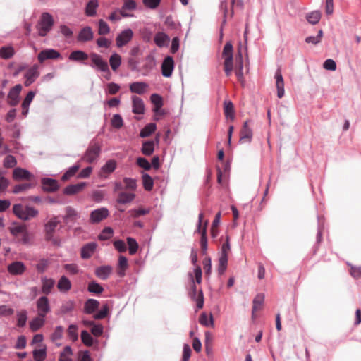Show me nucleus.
<instances>
[{"label":"nucleus","instance_id":"f8f14e48","mask_svg":"<svg viewBox=\"0 0 361 361\" xmlns=\"http://www.w3.org/2000/svg\"><path fill=\"white\" fill-rule=\"evenodd\" d=\"M23 89L20 84L12 87L8 94V103L11 106H16L19 102V95Z\"/></svg>","mask_w":361,"mask_h":361},{"label":"nucleus","instance_id":"0eeeda50","mask_svg":"<svg viewBox=\"0 0 361 361\" xmlns=\"http://www.w3.org/2000/svg\"><path fill=\"white\" fill-rule=\"evenodd\" d=\"M41 183L42 190L46 192H54L59 189L58 180L51 178H42Z\"/></svg>","mask_w":361,"mask_h":361},{"label":"nucleus","instance_id":"0e129e2a","mask_svg":"<svg viewBox=\"0 0 361 361\" xmlns=\"http://www.w3.org/2000/svg\"><path fill=\"white\" fill-rule=\"evenodd\" d=\"M109 311V305L107 304H104L102 305L100 310L97 313L94 314L93 317L94 319H102L108 315Z\"/></svg>","mask_w":361,"mask_h":361},{"label":"nucleus","instance_id":"4c0bfd02","mask_svg":"<svg viewBox=\"0 0 361 361\" xmlns=\"http://www.w3.org/2000/svg\"><path fill=\"white\" fill-rule=\"evenodd\" d=\"M128 259L126 257L121 255L118 259V269L117 274L120 277H123L126 274V269L128 268Z\"/></svg>","mask_w":361,"mask_h":361},{"label":"nucleus","instance_id":"cd10ccee","mask_svg":"<svg viewBox=\"0 0 361 361\" xmlns=\"http://www.w3.org/2000/svg\"><path fill=\"white\" fill-rule=\"evenodd\" d=\"M224 111L227 119L233 121L235 118L234 106L231 101L225 100L224 102Z\"/></svg>","mask_w":361,"mask_h":361},{"label":"nucleus","instance_id":"603ef678","mask_svg":"<svg viewBox=\"0 0 361 361\" xmlns=\"http://www.w3.org/2000/svg\"><path fill=\"white\" fill-rule=\"evenodd\" d=\"M72 354L71 347L69 345L66 346L60 353L59 361H72V359L70 357Z\"/></svg>","mask_w":361,"mask_h":361},{"label":"nucleus","instance_id":"c9c22d12","mask_svg":"<svg viewBox=\"0 0 361 361\" xmlns=\"http://www.w3.org/2000/svg\"><path fill=\"white\" fill-rule=\"evenodd\" d=\"M150 99L152 103L154 105V111L156 113L164 114L163 112H159L160 109L163 106L162 97L159 94L154 93L151 95Z\"/></svg>","mask_w":361,"mask_h":361},{"label":"nucleus","instance_id":"9d476101","mask_svg":"<svg viewBox=\"0 0 361 361\" xmlns=\"http://www.w3.org/2000/svg\"><path fill=\"white\" fill-rule=\"evenodd\" d=\"M203 213L200 212L198 216V224H197V233L200 235V248H207V228L206 226L202 228V222L203 219Z\"/></svg>","mask_w":361,"mask_h":361},{"label":"nucleus","instance_id":"20e7f679","mask_svg":"<svg viewBox=\"0 0 361 361\" xmlns=\"http://www.w3.org/2000/svg\"><path fill=\"white\" fill-rule=\"evenodd\" d=\"M101 153L100 145L94 142H91L85 151L82 159L88 164H92L97 160Z\"/></svg>","mask_w":361,"mask_h":361},{"label":"nucleus","instance_id":"052dcab7","mask_svg":"<svg viewBox=\"0 0 361 361\" xmlns=\"http://www.w3.org/2000/svg\"><path fill=\"white\" fill-rule=\"evenodd\" d=\"M98 33L100 35H107L110 32V27L108 24L102 19L98 21Z\"/></svg>","mask_w":361,"mask_h":361},{"label":"nucleus","instance_id":"dca6fc26","mask_svg":"<svg viewBox=\"0 0 361 361\" xmlns=\"http://www.w3.org/2000/svg\"><path fill=\"white\" fill-rule=\"evenodd\" d=\"M33 175L27 169L20 167L16 168L13 171V178L16 180H31Z\"/></svg>","mask_w":361,"mask_h":361},{"label":"nucleus","instance_id":"39448f33","mask_svg":"<svg viewBox=\"0 0 361 361\" xmlns=\"http://www.w3.org/2000/svg\"><path fill=\"white\" fill-rule=\"evenodd\" d=\"M190 281V286L188 289V295L190 298L193 300H196L197 302V308L201 309L203 307L204 305V297L202 291L200 290L199 292L198 297H197V287L194 281L193 275L191 273H189L188 274Z\"/></svg>","mask_w":361,"mask_h":361},{"label":"nucleus","instance_id":"c756f323","mask_svg":"<svg viewBox=\"0 0 361 361\" xmlns=\"http://www.w3.org/2000/svg\"><path fill=\"white\" fill-rule=\"evenodd\" d=\"M41 281L42 283V292L45 295L49 294L55 284L54 280L52 279H48L46 276H43L41 278Z\"/></svg>","mask_w":361,"mask_h":361},{"label":"nucleus","instance_id":"ddd939ff","mask_svg":"<svg viewBox=\"0 0 361 361\" xmlns=\"http://www.w3.org/2000/svg\"><path fill=\"white\" fill-rule=\"evenodd\" d=\"M61 56L60 53L54 49H46L41 51L37 56V59L40 63L47 59H56Z\"/></svg>","mask_w":361,"mask_h":361},{"label":"nucleus","instance_id":"a878e982","mask_svg":"<svg viewBox=\"0 0 361 361\" xmlns=\"http://www.w3.org/2000/svg\"><path fill=\"white\" fill-rule=\"evenodd\" d=\"M99 302L95 299H88L86 300L84 305V312L86 314H92L99 307Z\"/></svg>","mask_w":361,"mask_h":361},{"label":"nucleus","instance_id":"e433bc0d","mask_svg":"<svg viewBox=\"0 0 361 361\" xmlns=\"http://www.w3.org/2000/svg\"><path fill=\"white\" fill-rule=\"evenodd\" d=\"M121 64V56L114 53L109 57V65L114 71H116Z\"/></svg>","mask_w":361,"mask_h":361},{"label":"nucleus","instance_id":"e2e57ef3","mask_svg":"<svg viewBox=\"0 0 361 361\" xmlns=\"http://www.w3.org/2000/svg\"><path fill=\"white\" fill-rule=\"evenodd\" d=\"M114 231L111 227L104 228L98 236L100 240H107L113 235Z\"/></svg>","mask_w":361,"mask_h":361},{"label":"nucleus","instance_id":"2f4dec72","mask_svg":"<svg viewBox=\"0 0 361 361\" xmlns=\"http://www.w3.org/2000/svg\"><path fill=\"white\" fill-rule=\"evenodd\" d=\"M222 56L224 59V61L231 62L233 61V45L231 42H227L224 47Z\"/></svg>","mask_w":361,"mask_h":361},{"label":"nucleus","instance_id":"6e6552de","mask_svg":"<svg viewBox=\"0 0 361 361\" xmlns=\"http://www.w3.org/2000/svg\"><path fill=\"white\" fill-rule=\"evenodd\" d=\"M133 32L130 28L121 31L116 37V46L119 48L127 44L133 38Z\"/></svg>","mask_w":361,"mask_h":361},{"label":"nucleus","instance_id":"4468645a","mask_svg":"<svg viewBox=\"0 0 361 361\" xmlns=\"http://www.w3.org/2000/svg\"><path fill=\"white\" fill-rule=\"evenodd\" d=\"M26 269L23 262L20 261H15L9 264L7 270L11 275H22Z\"/></svg>","mask_w":361,"mask_h":361},{"label":"nucleus","instance_id":"6ab92c4d","mask_svg":"<svg viewBox=\"0 0 361 361\" xmlns=\"http://www.w3.org/2000/svg\"><path fill=\"white\" fill-rule=\"evenodd\" d=\"M228 250H221L219 257V264L217 267L218 274L223 275L226 270L228 265Z\"/></svg>","mask_w":361,"mask_h":361},{"label":"nucleus","instance_id":"13d9d810","mask_svg":"<svg viewBox=\"0 0 361 361\" xmlns=\"http://www.w3.org/2000/svg\"><path fill=\"white\" fill-rule=\"evenodd\" d=\"M78 326L75 324H70L67 333L69 338L73 341L75 342L78 341Z\"/></svg>","mask_w":361,"mask_h":361},{"label":"nucleus","instance_id":"2eb2a0df","mask_svg":"<svg viewBox=\"0 0 361 361\" xmlns=\"http://www.w3.org/2000/svg\"><path fill=\"white\" fill-rule=\"evenodd\" d=\"M94 38V33L90 26H86L82 28L77 37L78 42H86L92 40Z\"/></svg>","mask_w":361,"mask_h":361},{"label":"nucleus","instance_id":"7ed1b4c3","mask_svg":"<svg viewBox=\"0 0 361 361\" xmlns=\"http://www.w3.org/2000/svg\"><path fill=\"white\" fill-rule=\"evenodd\" d=\"M54 24V20L52 16L47 12L43 13L39 21V35L40 37H45L51 31Z\"/></svg>","mask_w":361,"mask_h":361},{"label":"nucleus","instance_id":"f257e3e1","mask_svg":"<svg viewBox=\"0 0 361 361\" xmlns=\"http://www.w3.org/2000/svg\"><path fill=\"white\" fill-rule=\"evenodd\" d=\"M61 223L59 217L54 216L44 224V237L45 240L50 242L54 246H61V240L54 236L56 227Z\"/></svg>","mask_w":361,"mask_h":361},{"label":"nucleus","instance_id":"bb28decb","mask_svg":"<svg viewBox=\"0 0 361 361\" xmlns=\"http://www.w3.org/2000/svg\"><path fill=\"white\" fill-rule=\"evenodd\" d=\"M135 198L134 193H128L126 192H120L118 194L116 202L120 204H126L133 201Z\"/></svg>","mask_w":361,"mask_h":361},{"label":"nucleus","instance_id":"1a4fd4ad","mask_svg":"<svg viewBox=\"0 0 361 361\" xmlns=\"http://www.w3.org/2000/svg\"><path fill=\"white\" fill-rule=\"evenodd\" d=\"M174 68V61L172 56L164 58L161 66V74L165 78H170Z\"/></svg>","mask_w":361,"mask_h":361},{"label":"nucleus","instance_id":"aec40b11","mask_svg":"<svg viewBox=\"0 0 361 361\" xmlns=\"http://www.w3.org/2000/svg\"><path fill=\"white\" fill-rule=\"evenodd\" d=\"M85 185V182H80L77 184H71L64 188L63 192L66 195H74L82 190Z\"/></svg>","mask_w":361,"mask_h":361},{"label":"nucleus","instance_id":"8fccbe9b","mask_svg":"<svg viewBox=\"0 0 361 361\" xmlns=\"http://www.w3.org/2000/svg\"><path fill=\"white\" fill-rule=\"evenodd\" d=\"M26 228L27 226L25 224L13 223V225L8 228V229L11 235L15 238L16 236L19 235L20 233L23 232V231Z\"/></svg>","mask_w":361,"mask_h":361},{"label":"nucleus","instance_id":"de8ad7c7","mask_svg":"<svg viewBox=\"0 0 361 361\" xmlns=\"http://www.w3.org/2000/svg\"><path fill=\"white\" fill-rule=\"evenodd\" d=\"M199 322L204 326H210L214 325V319L212 314L209 316L207 313L202 312L199 318Z\"/></svg>","mask_w":361,"mask_h":361},{"label":"nucleus","instance_id":"6e6d98bb","mask_svg":"<svg viewBox=\"0 0 361 361\" xmlns=\"http://www.w3.org/2000/svg\"><path fill=\"white\" fill-rule=\"evenodd\" d=\"M39 75V72L38 71V66L34 65L31 68H30L24 75L25 78H32L35 80Z\"/></svg>","mask_w":361,"mask_h":361},{"label":"nucleus","instance_id":"58836bf2","mask_svg":"<svg viewBox=\"0 0 361 361\" xmlns=\"http://www.w3.org/2000/svg\"><path fill=\"white\" fill-rule=\"evenodd\" d=\"M116 169V161L114 159L108 160L101 168V173L109 174Z\"/></svg>","mask_w":361,"mask_h":361},{"label":"nucleus","instance_id":"09e8293b","mask_svg":"<svg viewBox=\"0 0 361 361\" xmlns=\"http://www.w3.org/2000/svg\"><path fill=\"white\" fill-rule=\"evenodd\" d=\"M81 340H82V342L86 346H88V347L92 346L94 344V339L93 338V337L86 330H82L81 331Z\"/></svg>","mask_w":361,"mask_h":361},{"label":"nucleus","instance_id":"680f3d73","mask_svg":"<svg viewBox=\"0 0 361 361\" xmlns=\"http://www.w3.org/2000/svg\"><path fill=\"white\" fill-rule=\"evenodd\" d=\"M27 319V312L22 310L17 314V326L18 327H23L26 324Z\"/></svg>","mask_w":361,"mask_h":361},{"label":"nucleus","instance_id":"69168bd1","mask_svg":"<svg viewBox=\"0 0 361 361\" xmlns=\"http://www.w3.org/2000/svg\"><path fill=\"white\" fill-rule=\"evenodd\" d=\"M111 123L112 126L116 129H120L123 126V118L118 114H116L113 116Z\"/></svg>","mask_w":361,"mask_h":361},{"label":"nucleus","instance_id":"3c124183","mask_svg":"<svg viewBox=\"0 0 361 361\" xmlns=\"http://www.w3.org/2000/svg\"><path fill=\"white\" fill-rule=\"evenodd\" d=\"M14 55V49L12 47H2L0 49V57L4 59H11Z\"/></svg>","mask_w":361,"mask_h":361},{"label":"nucleus","instance_id":"f03ea898","mask_svg":"<svg viewBox=\"0 0 361 361\" xmlns=\"http://www.w3.org/2000/svg\"><path fill=\"white\" fill-rule=\"evenodd\" d=\"M90 63L84 62L83 64L90 66L97 71H109L108 62L100 54L92 52L90 54Z\"/></svg>","mask_w":361,"mask_h":361},{"label":"nucleus","instance_id":"5701e85b","mask_svg":"<svg viewBox=\"0 0 361 361\" xmlns=\"http://www.w3.org/2000/svg\"><path fill=\"white\" fill-rule=\"evenodd\" d=\"M132 102V111L136 114H143L145 112V104L142 99L137 96H133Z\"/></svg>","mask_w":361,"mask_h":361},{"label":"nucleus","instance_id":"9b49d317","mask_svg":"<svg viewBox=\"0 0 361 361\" xmlns=\"http://www.w3.org/2000/svg\"><path fill=\"white\" fill-rule=\"evenodd\" d=\"M37 309L38 315L40 317H45L47 314L50 311V305L49 299L47 296H41L37 300Z\"/></svg>","mask_w":361,"mask_h":361},{"label":"nucleus","instance_id":"b1692460","mask_svg":"<svg viewBox=\"0 0 361 361\" xmlns=\"http://www.w3.org/2000/svg\"><path fill=\"white\" fill-rule=\"evenodd\" d=\"M148 85L144 82H135L130 84L129 89L130 91L133 93H136L138 94H142L148 88Z\"/></svg>","mask_w":361,"mask_h":361},{"label":"nucleus","instance_id":"72a5a7b5","mask_svg":"<svg viewBox=\"0 0 361 361\" xmlns=\"http://www.w3.org/2000/svg\"><path fill=\"white\" fill-rule=\"evenodd\" d=\"M57 288L60 291L67 292L71 288V283L66 276H62L58 281Z\"/></svg>","mask_w":361,"mask_h":361},{"label":"nucleus","instance_id":"49530a36","mask_svg":"<svg viewBox=\"0 0 361 361\" xmlns=\"http://www.w3.org/2000/svg\"><path fill=\"white\" fill-rule=\"evenodd\" d=\"M252 129H241L240 132V142H250L252 138Z\"/></svg>","mask_w":361,"mask_h":361},{"label":"nucleus","instance_id":"423d86ee","mask_svg":"<svg viewBox=\"0 0 361 361\" xmlns=\"http://www.w3.org/2000/svg\"><path fill=\"white\" fill-rule=\"evenodd\" d=\"M109 216V211L106 207H101L91 212L90 221L92 224H98Z\"/></svg>","mask_w":361,"mask_h":361},{"label":"nucleus","instance_id":"7c9ffc66","mask_svg":"<svg viewBox=\"0 0 361 361\" xmlns=\"http://www.w3.org/2000/svg\"><path fill=\"white\" fill-rule=\"evenodd\" d=\"M66 215L63 216V219L65 223H68L69 221H75V219L79 217L78 212L71 206H68L65 208Z\"/></svg>","mask_w":361,"mask_h":361},{"label":"nucleus","instance_id":"c03bdc74","mask_svg":"<svg viewBox=\"0 0 361 361\" xmlns=\"http://www.w3.org/2000/svg\"><path fill=\"white\" fill-rule=\"evenodd\" d=\"M143 188L147 191H151L153 188L154 181L152 178L146 173H144L142 176Z\"/></svg>","mask_w":361,"mask_h":361},{"label":"nucleus","instance_id":"a19ab883","mask_svg":"<svg viewBox=\"0 0 361 361\" xmlns=\"http://www.w3.org/2000/svg\"><path fill=\"white\" fill-rule=\"evenodd\" d=\"M307 22L312 25L317 24L321 19V13L319 11H313L306 14Z\"/></svg>","mask_w":361,"mask_h":361},{"label":"nucleus","instance_id":"bf43d9fd","mask_svg":"<svg viewBox=\"0 0 361 361\" xmlns=\"http://www.w3.org/2000/svg\"><path fill=\"white\" fill-rule=\"evenodd\" d=\"M75 302L73 300H68L61 305L60 312L63 314H68L73 310Z\"/></svg>","mask_w":361,"mask_h":361},{"label":"nucleus","instance_id":"473e14b6","mask_svg":"<svg viewBox=\"0 0 361 361\" xmlns=\"http://www.w3.org/2000/svg\"><path fill=\"white\" fill-rule=\"evenodd\" d=\"M154 151V141L152 140H146L142 142L141 152L146 156H150Z\"/></svg>","mask_w":361,"mask_h":361},{"label":"nucleus","instance_id":"864d4df0","mask_svg":"<svg viewBox=\"0 0 361 361\" xmlns=\"http://www.w3.org/2000/svg\"><path fill=\"white\" fill-rule=\"evenodd\" d=\"M32 354L35 361H44L47 357V349L46 348L35 349Z\"/></svg>","mask_w":361,"mask_h":361},{"label":"nucleus","instance_id":"79ce46f5","mask_svg":"<svg viewBox=\"0 0 361 361\" xmlns=\"http://www.w3.org/2000/svg\"><path fill=\"white\" fill-rule=\"evenodd\" d=\"M39 214V212L35 208L30 206H25L23 216V220L27 221L30 219L31 218H34L37 216Z\"/></svg>","mask_w":361,"mask_h":361},{"label":"nucleus","instance_id":"4be33fe9","mask_svg":"<svg viewBox=\"0 0 361 361\" xmlns=\"http://www.w3.org/2000/svg\"><path fill=\"white\" fill-rule=\"evenodd\" d=\"M90 58V54L82 50L73 51L68 56L70 61L76 62H83Z\"/></svg>","mask_w":361,"mask_h":361},{"label":"nucleus","instance_id":"338daca9","mask_svg":"<svg viewBox=\"0 0 361 361\" xmlns=\"http://www.w3.org/2000/svg\"><path fill=\"white\" fill-rule=\"evenodd\" d=\"M4 166L7 169L13 168L17 164V161L13 155H7L4 160Z\"/></svg>","mask_w":361,"mask_h":361},{"label":"nucleus","instance_id":"a211bd4d","mask_svg":"<svg viewBox=\"0 0 361 361\" xmlns=\"http://www.w3.org/2000/svg\"><path fill=\"white\" fill-rule=\"evenodd\" d=\"M275 79H276V87L277 90V97L279 98H282L284 96L285 90H284V82L283 75L281 74V70L279 68L276 70L275 73Z\"/></svg>","mask_w":361,"mask_h":361},{"label":"nucleus","instance_id":"4d7b16f0","mask_svg":"<svg viewBox=\"0 0 361 361\" xmlns=\"http://www.w3.org/2000/svg\"><path fill=\"white\" fill-rule=\"evenodd\" d=\"M317 243H319L322 240V232L324 228V217L317 216Z\"/></svg>","mask_w":361,"mask_h":361},{"label":"nucleus","instance_id":"a18cd8bd","mask_svg":"<svg viewBox=\"0 0 361 361\" xmlns=\"http://www.w3.org/2000/svg\"><path fill=\"white\" fill-rule=\"evenodd\" d=\"M80 167V165L79 164H75L73 166L69 167L68 170L61 176V180L63 181L68 180L70 178H71L75 174V173L78 171Z\"/></svg>","mask_w":361,"mask_h":361},{"label":"nucleus","instance_id":"f704fd0d","mask_svg":"<svg viewBox=\"0 0 361 361\" xmlns=\"http://www.w3.org/2000/svg\"><path fill=\"white\" fill-rule=\"evenodd\" d=\"M157 129V125L154 123H147L140 133V137H147L150 136Z\"/></svg>","mask_w":361,"mask_h":361},{"label":"nucleus","instance_id":"774afa93","mask_svg":"<svg viewBox=\"0 0 361 361\" xmlns=\"http://www.w3.org/2000/svg\"><path fill=\"white\" fill-rule=\"evenodd\" d=\"M348 267H350V274L354 279L361 278V267L353 266L352 264L347 262Z\"/></svg>","mask_w":361,"mask_h":361},{"label":"nucleus","instance_id":"5fc2aeb1","mask_svg":"<svg viewBox=\"0 0 361 361\" xmlns=\"http://www.w3.org/2000/svg\"><path fill=\"white\" fill-rule=\"evenodd\" d=\"M87 290L90 293L100 294L104 291V288L97 281H91L88 284Z\"/></svg>","mask_w":361,"mask_h":361},{"label":"nucleus","instance_id":"37998d69","mask_svg":"<svg viewBox=\"0 0 361 361\" xmlns=\"http://www.w3.org/2000/svg\"><path fill=\"white\" fill-rule=\"evenodd\" d=\"M44 324V317H40L39 315L30 322V327L33 331L39 329Z\"/></svg>","mask_w":361,"mask_h":361},{"label":"nucleus","instance_id":"c85d7f7f","mask_svg":"<svg viewBox=\"0 0 361 361\" xmlns=\"http://www.w3.org/2000/svg\"><path fill=\"white\" fill-rule=\"evenodd\" d=\"M98 6V0H89L85 9L86 16L90 17L94 16L97 13V8Z\"/></svg>","mask_w":361,"mask_h":361},{"label":"nucleus","instance_id":"412c9836","mask_svg":"<svg viewBox=\"0 0 361 361\" xmlns=\"http://www.w3.org/2000/svg\"><path fill=\"white\" fill-rule=\"evenodd\" d=\"M113 268L111 265H103L95 269V275L102 280H106L111 274Z\"/></svg>","mask_w":361,"mask_h":361},{"label":"nucleus","instance_id":"ea45409f","mask_svg":"<svg viewBox=\"0 0 361 361\" xmlns=\"http://www.w3.org/2000/svg\"><path fill=\"white\" fill-rule=\"evenodd\" d=\"M264 301V295L262 293L257 294L252 301V314L254 315L255 312L257 311L263 305Z\"/></svg>","mask_w":361,"mask_h":361},{"label":"nucleus","instance_id":"393cba45","mask_svg":"<svg viewBox=\"0 0 361 361\" xmlns=\"http://www.w3.org/2000/svg\"><path fill=\"white\" fill-rule=\"evenodd\" d=\"M154 41L159 47H164L168 46L170 38L164 32H159L155 35Z\"/></svg>","mask_w":361,"mask_h":361},{"label":"nucleus","instance_id":"f3484780","mask_svg":"<svg viewBox=\"0 0 361 361\" xmlns=\"http://www.w3.org/2000/svg\"><path fill=\"white\" fill-rule=\"evenodd\" d=\"M34 238V234L27 231V228L20 233L19 235L15 237V239L23 245H31Z\"/></svg>","mask_w":361,"mask_h":361}]
</instances>
